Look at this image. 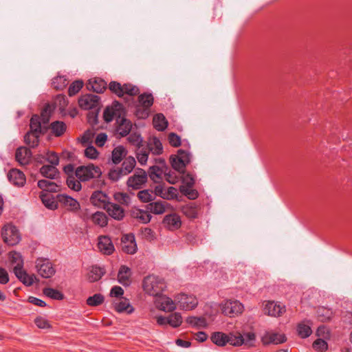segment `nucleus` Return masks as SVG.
<instances>
[{"label":"nucleus","instance_id":"f257e3e1","mask_svg":"<svg viewBox=\"0 0 352 352\" xmlns=\"http://www.w3.org/2000/svg\"><path fill=\"white\" fill-rule=\"evenodd\" d=\"M101 175L100 168L93 164H89L87 166H80L75 170V176L80 182H87L94 178L97 179L94 181L92 188H101L105 185L104 181L100 179Z\"/></svg>","mask_w":352,"mask_h":352},{"label":"nucleus","instance_id":"f03ea898","mask_svg":"<svg viewBox=\"0 0 352 352\" xmlns=\"http://www.w3.org/2000/svg\"><path fill=\"white\" fill-rule=\"evenodd\" d=\"M143 287L145 291L153 296L162 295L166 287V283L162 278L156 276H147L143 280Z\"/></svg>","mask_w":352,"mask_h":352},{"label":"nucleus","instance_id":"7ed1b4c3","mask_svg":"<svg viewBox=\"0 0 352 352\" xmlns=\"http://www.w3.org/2000/svg\"><path fill=\"white\" fill-rule=\"evenodd\" d=\"M170 162L173 169L180 173H185L186 166L190 162V154L183 149L177 151V155H171Z\"/></svg>","mask_w":352,"mask_h":352},{"label":"nucleus","instance_id":"20e7f679","mask_svg":"<svg viewBox=\"0 0 352 352\" xmlns=\"http://www.w3.org/2000/svg\"><path fill=\"white\" fill-rule=\"evenodd\" d=\"M1 236L3 241L8 245H14L21 240L20 234L16 227L8 224L3 227Z\"/></svg>","mask_w":352,"mask_h":352},{"label":"nucleus","instance_id":"39448f33","mask_svg":"<svg viewBox=\"0 0 352 352\" xmlns=\"http://www.w3.org/2000/svg\"><path fill=\"white\" fill-rule=\"evenodd\" d=\"M148 175L142 168H137L135 174L128 178L126 185L134 190L141 188L142 186L147 182Z\"/></svg>","mask_w":352,"mask_h":352},{"label":"nucleus","instance_id":"423d86ee","mask_svg":"<svg viewBox=\"0 0 352 352\" xmlns=\"http://www.w3.org/2000/svg\"><path fill=\"white\" fill-rule=\"evenodd\" d=\"M36 267L38 274L45 278H51L56 272L52 263L47 258H38L36 261Z\"/></svg>","mask_w":352,"mask_h":352},{"label":"nucleus","instance_id":"0eeeda50","mask_svg":"<svg viewBox=\"0 0 352 352\" xmlns=\"http://www.w3.org/2000/svg\"><path fill=\"white\" fill-rule=\"evenodd\" d=\"M78 104L82 109H93L100 106V97L91 94H85L78 99Z\"/></svg>","mask_w":352,"mask_h":352},{"label":"nucleus","instance_id":"6e6552de","mask_svg":"<svg viewBox=\"0 0 352 352\" xmlns=\"http://www.w3.org/2000/svg\"><path fill=\"white\" fill-rule=\"evenodd\" d=\"M13 272L16 278L26 286H31L34 279L38 280L34 274L30 276L23 270V262L18 263L14 267Z\"/></svg>","mask_w":352,"mask_h":352},{"label":"nucleus","instance_id":"1a4fd4ad","mask_svg":"<svg viewBox=\"0 0 352 352\" xmlns=\"http://www.w3.org/2000/svg\"><path fill=\"white\" fill-rule=\"evenodd\" d=\"M132 129V122L126 119L125 116L120 118H116V132L120 137H126L129 135Z\"/></svg>","mask_w":352,"mask_h":352},{"label":"nucleus","instance_id":"9d476101","mask_svg":"<svg viewBox=\"0 0 352 352\" xmlns=\"http://www.w3.org/2000/svg\"><path fill=\"white\" fill-rule=\"evenodd\" d=\"M243 305L238 300L227 301L222 309L224 315L233 317L235 315L242 313Z\"/></svg>","mask_w":352,"mask_h":352},{"label":"nucleus","instance_id":"9b49d317","mask_svg":"<svg viewBox=\"0 0 352 352\" xmlns=\"http://www.w3.org/2000/svg\"><path fill=\"white\" fill-rule=\"evenodd\" d=\"M162 224L169 230H175L182 226L181 218L176 213L169 214L164 217Z\"/></svg>","mask_w":352,"mask_h":352},{"label":"nucleus","instance_id":"f8f14e48","mask_svg":"<svg viewBox=\"0 0 352 352\" xmlns=\"http://www.w3.org/2000/svg\"><path fill=\"white\" fill-rule=\"evenodd\" d=\"M90 201L94 206L98 208H102L104 209V207L107 206L109 203H110L107 194L101 190L94 191L90 197Z\"/></svg>","mask_w":352,"mask_h":352},{"label":"nucleus","instance_id":"ddd939ff","mask_svg":"<svg viewBox=\"0 0 352 352\" xmlns=\"http://www.w3.org/2000/svg\"><path fill=\"white\" fill-rule=\"evenodd\" d=\"M98 248L101 252L106 255H111L115 250L111 239L108 236L98 237Z\"/></svg>","mask_w":352,"mask_h":352},{"label":"nucleus","instance_id":"4468645a","mask_svg":"<svg viewBox=\"0 0 352 352\" xmlns=\"http://www.w3.org/2000/svg\"><path fill=\"white\" fill-rule=\"evenodd\" d=\"M49 129L48 126L42 125L41 118L38 115H33L30 119V132L44 135Z\"/></svg>","mask_w":352,"mask_h":352},{"label":"nucleus","instance_id":"2eb2a0df","mask_svg":"<svg viewBox=\"0 0 352 352\" xmlns=\"http://www.w3.org/2000/svg\"><path fill=\"white\" fill-rule=\"evenodd\" d=\"M8 180L14 186H23L26 182L24 173L18 169H12L8 173Z\"/></svg>","mask_w":352,"mask_h":352},{"label":"nucleus","instance_id":"dca6fc26","mask_svg":"<svg viewBox=\"0 0 352 352\" xmlns=\"http://www.w3.org/2000/svg\"><path fill=\"white\" fill-rule=\"evenodd\" d=\"M104 210L111 217L117 221L122 220L124 217V209L117 204L110 202L107 206L104 207Z\"/></svg>","mask_w":352,"mask_h":352},{"label":"nucleus","instance_id":"f3484780","mask_svg":"<svg viewBox=\"0 0 352 352\" xmlns=\"http://www.w3.org/2000/svg\"><path fill=\"white\" fill-rule=\"evenodd\" d=\"M86 86L88 90L93 91L98 94H101L106 90L107 84L104 80L96 78L94 79L89 80Z\"/></svg>","mask_w":352,"mask_h":352},{"label":"nucleus","instance_id":"a211bd4d","mask_svg":"<svg viewBox=\"0 0 352 352\" xmlns=\"http://www.w3.org/2000/svg\"><path fill=\"white\" fill-rule=\"evenodd\" d=\"M32 157V152L30 148L25 146L19 147L15 152L16 160L21 165H26L29 163Z\"/></svg>","mask_w":352,"mask_h":352},{"label":"nucleus","instance_id":"6ab92c4d","mask_svg":"<svg viewBox=\"0 0 352 352\" xmlns=\"http://www.w3.org/2000/svg\"><path fill=\"white\" fill-rule=\"evenodd\" d=\"M181 305L187 309H192L198 305V301L194 296H189L186 294H180L177 298Z\"/></svg>","mask_w":352,"mask_h":352},{"label":"nucleus","instance_id":"aec40b11","mask_svg":"<svg viewBox=\"0 0 352 352\" xmlns=\"http://www.w3.org/2000/svg\"><path fill=\"white\" fill-rule=\"evenodd\" d=\"M56 199L58 202L63 204L64 206L70 207L71 210L76 211L80 208L78 201L70 196L60 194L56 196Z\"/></svg>","mask_w":352,"mask_h":352},{"label":"nucleus","instance_id":"412c9836","mask_svg":"<svg viewBox=\"0 0 352 352\" xmlns=\"http://www.w3.org/2000/svg\"><path fill=\"white\" fill-rule=\"evenodd\" d=\"M264 314L272 316H279L285 311L284 309L274 301H268L263 309Z\"/></svg>","mask_w":352,"mask_h":352},{"label":"nucleus","instance_id":"4be33fe9","mask_svg":"<svg viewBox=\"0 0 352 352\" xmlns=\"http://www.w3.org/2000/svg\"><path fill=\"white\" fill-rule=\"evenodd\" d=\"M131 269L126 265H121L118 274V279L120 283L124 286H128L131 283Z\"/></svg>","mask_w":352,"mask_h":352},{"label":"nucleus","instance_id":"5701e85b","mask_svg":"<svg viewBox=\"0 0 352 352\" xmlns=\"http://www.w3.org/2000/svg\"><path fill=\"white\" fill-rule=\"evenodd\" d=\"M167 203L166 201H158L155 202H151L148 204L145 208L150 212H152L155 214H160L165 212L166 210V205Z\"/></svg>","mask_w":352,"mask_h":352},{"label":"nucleus","instance_id":"b1692460","mask_svg":"<svg viewBox=\"0 0 352 352\" xmlns=\"http://www.w3.org/2000/svg\"><path fill=\"white\" fill-rule=\"evenodd\" d=\"M131 216L142 223H148L152 218L149 211L146 209L144 210L135 208L131 211Z\"/></svg>","mask_w":352,"mask_h":352},{"label":"nucleus","instance_id":"393cba45","mask_svg":"<svg viewBox=\"0 0 352 352\" xmlns=\"http://www.w3.org/2000/svg\"><path fill=\"white\" fill-rule=\"evenodd\" d=\"M40 198L43 205L48 209L55 210L58 208V201L54 199L52 195L48 192H41Z\"/></svg>","mask_w":352,"mask_h":352},{"label":"nucleus","instance_id":"a878e982","mask_svg":"<svg viewBox=\"0 0 352 352\" xmlns=\"http://www.w3.org/2000/svg\"><path fill=\"white\" fill-rule=\"evenodd\" d=\"M148 151L154 155H160L163 153V146L161 141L157 137L151 138L147 144Z\"/></svg>","mask_w":352,"mask_h":352},{"label":"nucleus","instance_id":"bb28decb","mask_svg":"<svg viewBox=\"0 0 352 352\" xmlns=\"http://www.w3.org/2000/svg\"><path fill=\"white\" fill-rule=\"evenodd\" d=\"M106 271L104 267H100L97 265H93L88 274V280L90 283H94L99 280L102 276L105 274Z\"/></svg>","mask_w":352,"mask_h":352},{"label":"nucleus","instance_id":"cd10ccee","mask_svg":"<svg viewBox=\"0 0 352 352\" xmlns=\"http://www.w3.org/2000/svg\"><path fill=\"white\" fill-rule=\"evenodd\" d=\"M40 173L43 177L50 179H56L59 175L57 168L52 165H43L40 168Z\"/></svg>","mask_w":352,"mask_h":352},{"label":"nucleus","instance_id":"c85d7f7f","mask_svg":"<svg viewBox=\"0 0 352 352\" xmlns=\"http://www.w3.org/2000/svg\"><path fill=\"white\" fill-rule=\"evenodd\" d=\"M210 340L214 344L219 346H224L229 342L228 335L220 331L212 333L210 336Z\"/></svg>","mask_w":352,"mask_h":352},{"label":"nucleus","instance_id":"c756f323","mask_svg":"<svg viewBox=\"0 0 352 352\" xmlns=\"http://www.w3.org/2000/svg\"><path fill=\"white\" fill-rule=\"evenodd\" d=\"M153 124L156 130L163 131L168 126V121L162 113H157L153 117Z\"/></svg>","mask_w":352,"mask_h":352},{"label":"nucleus","instance_id":"7c9ffc66","mask_svg":"<svg viewBox=\"0 0 352 352\" xmlns=\"http://www.w3.org/2000/svg\"><path fill=\"white\" fill-rule=\"evenodd\" d=\"M287 340L286 337L284 334H279V333H271L267 336H265L263 338V342L265 344H281L285 342Z\"/></svg>","mask_w":352,"mask_h":352},{"label":"nucleus","instance_id":"2f4dec72","mask_svg":"<svg viewBox=\"0 0 352 352\" xmlns=\"http://www.w3.org/2000/svg\"><path fill=\"white\" fill-rule=\"evenodd\" d=\"M48 126L51 129L52 133L56 137H60L63 135L67 129L65 123L62 121H54Z\"/></svg>","mask_w":352,"mask_h":352},{"label":"nucleus","instance_id":"473e14b6","mask_svg":"<svg viewBox=\"0 0 352 352\" xmlns=\"http://www.w3.org/2000/svg\"><path fill=\"white\" fill-rule=\"evenodd\" d=\"M316 316L318 320L322 322H326L332 318L333 311L331 309L320 307L317 309Z\"/></svg>","mask_w":352,"mask_h":352},{"label":"nucleus","instance_id":"72a5a7b5","mask_svg":"<svg viewBox=\"0 0 352 352\" xmlns=\"http://www.w3.org/2000/svg\"><path fill=\"white\" fill-rule=\"evenodd\" d=\"M91 221L95 225H98L103 228L108 224V217L103 212L97 211L91 214Z\"/></svg>","mask_w":352,"mask_h":352},{"label":"nucleus","instance_id":"f704fd0d","mask_svg":"<svg viewBox=\"0 0 352 352\" xmlns=\"http://www.w3.org/2000/svg\"><path fill=\"white\" fill-rule=\"evenodd\" d=\"M41 135V134L28 131L24 136V142L30 148H35L38 145Z\"/></svg>","mask_w":352,"mask_h":352},{"label":"nucleus","instance_id":"c9c22d12","mask_svg":"<svg viewBox=\"0 0 352 352\" xmlns=\"http://www.w3.org/2000/svg\"><path fill=\"white\" fill-rule=\"evenodd\" d=\"M186 321L193 327L206 328L208 326L207 321L204 317L190 316L186 318Z\"/></svg>","mask_w":352,"mask_h":352},{"label":"nucleus","instance_id":"e433bc0d","mask_svg":"<svg viewBox=\"0 0 352 352\" xmlns=\"http://www.w3.org/2000/svg\"><path fill=\"white\" fill-rule=\"evenodd\" d=\"M126 155V151L123 146L116 147L112 151V162L115 164H119Z\"/></svg>","mask_w":352,"mask_h":352},{"label":"nucleus","instance_id":"4c0bfd02","mask_svg":"<svg viewBox=\"0 0 352 352\" xmlns=\"http://www.w3.org/2000/svg\"><path fill=\"white\" fill-rule=\"evenodd\" d=\"M154 98L152 94L144 93L138 96L139 106L150 109L153 105Z\"/></svg>","mask_w":352,"mask_h":352},{"label":"nucleus","instance_id":"58836bf2","mask_svg":"<svg viewBox=\"0 0 352 352\" xmlns=\"http://www.w3.org/2000/svg\"><path fill=\"white\" fill-rule=\"evenodd\" d=\"M38 187L47 192H54L57 191L58 186L54 182L46 179H41L38 182Z\"/></svg>","mask_w":352,"mask_h":352},{"label":"nucleus","instance_id":"ea45409f","mask_svg":"<svg viewBox=\"0 0 352 352\" xmlns=\"http://www.w3.org/2000/svg\"><path fill=\"white\" fill-rule=\"evenodd\" d=\"M162 169L157 166H152L149 168L148 175L150 179L154 183H161L162 180Z\"/></svg>","mask_w":352,"mask_h":352},{"label":"nucleus","instance_id":"a19ab883","mask_svg":"<svg viewBox=\"0 0 352 352\" xmlns=\"http://www.w3.org/2000/svg\"><path fill=\"white\" fill-rule=\"evenodd\" d=\"M137 196L138 199L143 203L149 204L152 201L155 200V195H153V190L150 189L139 191Z\"/></svg>","mask_w":352,"mask_h":352},{"label":"nucleus","instance_id":"79ce46f5","mask_svg":"<svg viewBox=\"0 0 352 352\" xmlns=\"http://www.w3.org/2000/svg\"><path fill=\"white\" fill-rule=\"evenodd\" d=\"M115 309L119 313L126 312L127 314H131L134 311L133 307L126 299L116 303L115 305Z\"/></svg>","mask_w":352,"mask_h":352},{"label":"nucleus","instance_id":"37998d69","mask_svg":"<svg viewBox=\"0 0 352 352\" xmlns=\"http://www.w3.org/2000/svg\"><path fill=\"white\" fill-rule=\"evenodd\" d=\"M43 292L46 296L54 300H61L64 298V294L56 289L45 287L43 289Z\"/></svg>","mask_w":352,"mask_h":352},{"label":"nucleus","instance_id":"c03bdc74","mask_svg":"<svg viewBox=\"0 0 352 352\" xmlns=\"http://www.w3.org/2000/svg\"><path fill=\"white\" fill-rule=\"evenodd\" d=\"M67 83L66 76H57L52 79V85L56 90H62L67 86Z\"/></svg>","mask_w":352,"mask_h":352},{"label":"nucleus","instance_id":"a18cd8bd","mask_svg":"<svg viewBox=\"0 0 352 352\" xmlns=\"http://www.w3.org/2000/svg\"><path fill=\"white\" fill-rule=\"evenodd\" d=\"M296 330L298 335L301 338H307L312 333L311 327L304 322L299 323L297 326Z\"/></svg>","mask_w":352,"mask_h":352},{"label":"nucleus","instance_id":"49530a36","mask_svg":"<svg viewBox=\"0 0 352 352\" xmlns=\"http://www.w3.org/2000/svg\"><path fill=\"white\" fill-rule=\"evenodd\" d=\"M175 305L173 300L169 297H163L161 300L160 309L164 311H173L175 309Z\"/></svg>","mask_w":352,"mask_h":352},{"label":"nucleus","instance_id":"de8ad7c7","mask_svg":"<svg viewBox=\"0 0 352 352\" xmlns=\"http://www.w3.org/2000/svg\"><path fill=\"white\" fill-rule=\"evenodd\" d=\"M109 89L111 93L114 94L119 98H121L124 96L123 92V85L117 82V81H111L109 84Z\"/></svg>","mask_w":352,"mask_h":352},{"label":"nucleus","instance_id":"09e8293b","mask_svg":"<svg viewBox=\"0 0 352 352\" xmlns=\"http://www.w3.org/2000/svg\"><path fill=\"white\" fill-rule=\"evenodd\" d=\"M180 192L188 197L189 199L195 200L199 197V192L197 190L186 186H179Z\"/></svg>","mask_w":352,"mask_h":352},{"label":"nucleus","instance_id":"8fccbe9b","mask_svg":"<svg viewBox=\"0 0 352 352\" xmlns=\"http://www.w3.org/2000/svg\"><path fill=\"white\" fill-rule=\"evenodd\" d=\"M87 118V122L91 125H96L98 123V113L100 110V106L93 109H89Z\"/></svg>","mask_w":352,"mask_h":352},{"label":"nucleus","instance_id":"3c124183","mask_svg":"<svg viewBox=\"0 0 352 352\" xmlns=\"http://www.w3.org/2000/svg\"><path fill=\"white\" fill-rule=\"evenodd\" d=\"M104 298L101 294H95L92 296H89L86 302L89 306L96 307L103 303Z\"/></svg>","mask_w":352,"mask_h":352},{"label":"nucleus","instance_id":"603ef678","mask_svg":"<svg viewBox=\"0 0 352 352\" xmlns=\"http://www.w3.org/2000/svg\"><path fill=\"white\" fill-rule=\"evenodd\" d=\"M124 95L126 94L129 96H135L140 94V89L138 86L131 83H124L123 85Z\"/></svg>","mask_w":352,"mask_h":352},{"label":"nucleus","instance_id":"864d4df0","mask_svg":"<svg viewBox=\"0 0 352 352\" xmlns=\"http://www.w3.org/2000/svg\"><path fill=\"white\" fill-rule=\"evenodd\" d=\"M228 338V343L233 346H241L245 342L244 337L240 333H236V334L233 333H230Z\"/></svg>","mask_w":352,"mask_h":352},{"label":"nucleus","instance_id":"5fc2aeb1","mask_svg":"<svg viewBox=\"0 0 352 352\" xmlns=\"http://www.w3.org/2000/svg\"><path fill=\"white\" fill-rule=\"evenodd\" d=\"M66 183L67 186L74 191H80L82 188L80 181L76 180L74 175L67 176Z\"/></svg>","mask_w":352,"mask_h":352},{"label":"nucleus","instance_id":"6e6d98bb","mask_svg":"<svg viewBox=\"0 0 352 352\" xmlns=\"http://www.w3.org/2000/svg\"><path fill=\"white\" fill-rule=\"evenodd\" d=\"M135 164L136 162L133 157H126L122 164V167L125 170L124 173H130L135 168Z\"/></svg>","mask_w":352,"mask_h":352},{"label":"nucleus","instance_id":"4d7b16f0","mask_svg":"<svg viewBox=\"0 0 352 352\" xmlns=\"http://www.w3.org/2000/svg\"><path fill=\"white\" fill-rule=\"evenodd\" d=\"M84 82L81 80H77L73 82L69 87L68 95L69 96H75L82 88Z\"/></svg>","mask_w":352,"mask_h":352},{"label":"nucleus","instance_id":"13d9d810","mask_svg":"<svg viewBox=\"0 0 352 352\" xmlns=\"http://www.w3.org/2000/svg\"><path fill=\"white\" fill-rule=\"evenodd\" d=\"M182 322V318L179 313H174L168 316V323L172 327L176 328L181 325Z\"/></svg>","mask_w":352,"mask_h":352},{"label":"nucleus","instance_id":"bf43d9fd","mask_svg":"<svg viewBox=\"0 0 352 352\" xmlns=\"http://www.w3.org/2000/svg\"><path fill=\"white\" fill-rule=\"evenodd\" d=\"M127 140L131 144L137 146L138 148H140L142 146V138L140 134L138 133L130 134L127 138Z\"/></svg>","mask_w":352,"mask_h":352},{"label":"nucleus","instance_id":"052dcab7","mask_svg":"<svg viewBox=\"0 0 352 352\" xmlns=\"http://www.w3.org/2000/svg\"><path fill=\"white\" fill-rule=\"evenodd\" d=\"M113 197L116 201L125 206H128L131 202L129 195L125 192H116Z\"/></svg>","mask_w":352,"mask_h":352},{"label":"nucleus","instance_id":"680f3d73","mask_svg":"<svg viewBox=\"0 0 352 352\" xmlns=\"http://www.w3.org/2000/svg\"><path fill=\"white\" fill-rule=\"evenodd\" d=\"M50 116H51L50 107V105L48 104H47L45 106V107L42 109L41 113V116H39L41 118V123L43 125L47 126L46 124H47L50 122Z\"/></svg>","mask_w":352,"mask_h":352},{"label":"nucleus","instance_id":"e2e57ef3","mask_svg":"<svg viewBox=\"0 0 352 352\" xmlns=\"http://www.w3.org/2000/svg\"><path fill=\"white\" fill-rule=\"evenodd\" d=\"M112 110L116 113L117 118H120L121 117L125 116V110L122 103L118 101L115 100L111 106Z\"/></svg>","mask_w":352,"mask_h":352},{"label":"nucleus","instance_id":"0e129e2a","mask_svg":"<svg viewBox=\"0 0 352 352\" xmlns=\"http://www.w3.org/2000/svg\"><path fill=\"white\" fill-rule=\"evenodd\" d=\"M182 212L190 219H195L197 217V209L193 206H184L182 208Z\"/></svg>","mask_w":352,"mask_h":352},{"label":"nucleus","instance_id":"69168bd1","mask_svg":"<svg viewBox=\"0 0 352 352\" xmlns=\"http://www.w3.org/2000/svg\"><path fill=\"white\" fill-rule=\"evenodd\" d=\"M313 348L318 351H325L328 349V344L327 342L321 338L316 339L312 344Z\"/></svg>","mask_w":352,"mask_h":352},{"label":"nucleus","instance_id":"338daca9","mask_svg":"<svg viewBox=\"0 0 352 352\" xmlns=\"http://www.w3.org/2000/svg\"><path fill=\"white\" fill-rule=\"evenodd\" d=\"M149 109H150L148 108L142 107L141 106L137 105L135 114L139 119H146L149 116Z\"/></svg>","mask_w":352,"mask_h":352},{"label":"nucleus","instance_id":"774afa93","mask_svg":"<svg viewBox=\"0 0 352 352\" xmlns=\"http://www.w3.org/2000/svg\"><path fill=\"white\" fill-rule=\"evenodd\" d=\"M169 144L173 147H178L181 145V138L175 133H170L168 137Z\"/></svg>","mask_w":352,"mask_h":352}]
</instances>
